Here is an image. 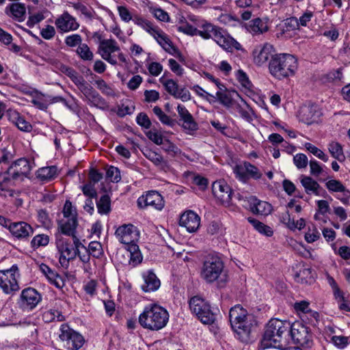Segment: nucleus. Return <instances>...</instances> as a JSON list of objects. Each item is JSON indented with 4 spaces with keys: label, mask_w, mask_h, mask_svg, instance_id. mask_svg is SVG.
<instances>
[{
    "label": "nucleus",
    "mask_w": 350,
    "mask_h": 350,
    "mask_svg": "<svg viewBox=\"0 0 350 350\" xmlns=\"http://www.w3.org/2000/svg\"><path fill=\"white\" fill-rule=\"evenodd\" d=\"M177 112L180 117L179 120L183 122L182 127L185 130H187L189 131H195L198 130V126L197 122L195 121L193 116L184 105L179 104L177 106Z\"/></svg>",
    "instance_id": "nucleus-25"
},
{
    "label": "nucleus",
    "mask_w": 350,
    "mask_h": 350,
    "mask_svg": "<svg viewBox=\"0 0 350 350\" xmlns=\"http://www.w3.org/2000/svg\"><path fill=\"white\" fill-rule=\"evenodd\" d=\"M301 113L302 121L307 124H311L317 122L320 116V112L314 107H309L303 109Z\"/></svg>",
    "instance_id": "nucleus-35"
},
{
    "label": "nucleus",
    "mask_w": 350,
    "mask_h": 350,
    "mask_svg": "<svg viewBox=\"0 0 350 350\" xmlns=\"http://www.w3.org/2000/svg\"><path fill=\"white\" fill-rule=\"evenodd\" d=\"M64 219L58 221V231L70 236L76 234L78 226L77 213L70 200H66L62 210Z\"/></svg>",
    "instance_id": "nucleus-8"
},
{
    "label": "nucleus",
    "mask_w": 350,
    "mask_h": 350,
    "mask_svg": "<svg viewBox=\"0 0 350 350\" xmlns=\"http://www.w3.org/2000/svg\"><path fill=\"white\" fill-rule=\"evenodd\" d=\"M59 332V338L66 350H79L84 345V337L70 328L68 324H62Z\"/></svg>",
    "instance_id": "nucleus-9"
},
{
    "label": "nucleus",
    "mask_w": 350,
    "mask_h": 350,
    "mask_svg": "<svg viewBox=\"0 0 350 350\" xmlns=\"http://www.w3.org/2000/svg\"><path fill=\"white\" fill-rule=\"evenodd\" d=\"M98 52L101 57L111 65H116L118 62L112 54L118 53V57L122 62H126V57L121 52L118 42L114 39H107L103 46H98Z\"/></svg>",
    "instance_id": "nucleus-13"
},
{
    "label": "nucleus",
    "mask_w": 350,
    "mask_h": 350,
    "mask_svg": "<svg viewBox=\"0 0 350 350\" xmlns=\"http://www.w3.org/2000/svg\"><path fill=\"white\" fill-rule=\"evenodd\" d=\"M280 220L289 229L293 230H295L294 219L291 218L290 214L288 211L282 213L280 217Z\"/></svg>",
    "instance_id": "nucleus-63"
},
{
    "label": "nucleus",
    "mask_w": 350,
    "mask_h": 350,
    "mask_svg": "<svg viewBox=\"0 0 350 350\" xmlns=\"http://www.w3.org/2000/svg\"><path fill=\"white\" fill-rule=\"evenodd\" d=\"M179 224L189 232L196 231L200 224V217L193 211H188L181 215Z\"/></svg>",
    "instance_id": "nucleus-24"
},
{
    "label": "nucleus",
    "mask_w": 350,
    "mask_h": 350,
    "mask_svg": "<svg viewBox=\"0 0 350 350\" xmlns=\"http://www.w3.org/2000/svg\"><path fill=\"white\" fill-rule=\"evenodd\" d=\"M161 146L162 149L171 157H174L180 155L182 152L180 148L168 139H164Z\"/></svg>",
    "instance_id": "nucleus-44"
},
{
    "label": "nucleus",
    "mask_w": 350,
    "mask_h": 350,
    "mask_svg": "<svg viewBox=\"0 0 350 350\" xmlns=\"http://www.w3.org/2000/svg\"><path fill=\"white\" fill-rule=\"evenodd\" d=\"M144 155L157 166L164 167L167 165V163L164 161L163 157L156 152L147 150L146 152L144 153Z\"/></svg>",
    "instance_id": "nucleus-42"
},
{
    "label": "nucleus",
    "mask_w": 350,
    "mask_h": 350,
    "mask_svg": "<svg viewBox=\"0 0 350 350\" xmlns=\"http://www.w3.org/2000/svg\"><path fill=\"white\" fill-rule=\"evenodd\" d=\"M158 44L168 53L175 55L179 53L178 50L173 45L169 37L161 29L157 27L151 34Z\"/></svg>",
    "instance_id": "nucleus-26"
},
{
    "label": "nucleus",
    "mask_w": 350,
    "mask_h": 350,
    "mask_svg": "<svg viewBox=\"0 0 350 350\" xmlns=\"http://www.w3.org/2000/svg\"><path fill=\"white\" fill-rule=\"evenodd\" d=\"M31 103L41 110H46L49 105V100L44 94L36 93L31 100Z\"/></svg>",
    "instance_id": "nucleus-48"
},
{
    "label": "nucleus",
    "mask_w": 350,
    "mask_h": 350,
    "mask_svg": "<svg viewBox=\"0 0 350 350\" xmlns=\"http://www.w3.org/2000/svg\"><path fill=\"white\" fill-rule=\"evenodd\" d=\"M328 149L333 157L340 160L344 157L342 146L336 142H332L328 145Z\"/></svg>",
    "instance_id": "nucleus-50"
},
{
    "label": "nucleus",
    "mask_w": 350,
    "mask_h": 350,
    "mask_svg": "<svg viewBox=\"0 0 350 350\" xmlns=\"http://www.w3.org/2000/svg\"><path fill=\"white\" fill-rule=\"evenodd\" d=\"M224 262L216 254H208L205 257L200 270L201 278L207 283L217 280L224 269Z\"/></svg>",
    "instance_id": "nucleus-7"
},
{
    "label": "nucleus",
    "mask_w": 350,
    "mask_h": 350,
    "mask_svg": "<svg viewBox=\"0 0 350 350\" xmlns=\"http://www.w3.org/2000/svg\"><path fill=\"white\" fill-rule=\"evenodd\" d=\"M38 220L46 228H49L51 225V219L46 210L40 209L38 211Z\"/></svg>",
    "instance_id": "nucleus-56"
},
{
    "label": "nucleus",
    "mask_w": 350,
    "mask_h": 350,
    "mask_svg": "<svg viewBox=\"0 0 350 350\" xmlns=\"http://www.w3.org/2000/svg\"><path fill=\"white\" fill-rule=\"evenodd\" d=\"M246 29L254 35L261 34L268 30V27L260 18L252 20L246 25Z\"/></svg>",
    "instance_id": "nucleus-34"
},
{
    "label": "nucleus",
    "mask_w": 350,
    "mask_h": 350,
    "mask_svg": "<svg viewBox=\"0 0 350 350\" xmlns=\"http://www.w3.org/2000/svg\"><path fill=\"white\" fill-rule=\"evenodd\" d=\"M82 37L78 33L68 35L64 38V43L68 47L74 48L82 44Z\"/></svg>",
    "instance_id": "nucleus-49"
},
{
    "label": "nucleus",
    "mask_w": 350,
    "mask_h": 350,
    "mask_svg": "<svg viewBox=\"0 0 350 350\" xmlns=\"http://www.w3.org/2000/svg\"><path fill=\"white\" fill-rule=\"evenodd\" d=\"M118 14L120 15V18L123 21L128 23L131 20L133 21V17H132L131 13L129 12V10L125 6H123V5L118 6Z\"/></svg>",
    "instance_id": "nucleus-62"
},
{
    "label": "nucleus",
    "mask_w": 350,
    "mask_h": 350,
    "mask_svg": "<svg viewBox=\"0 0 350 350\" xmlns=\"http://www.w3.org/2000/svg\"><path fill=\"white\" fill-rule=\"evenodd\" d=\"M159 81L163 84L165 90L174 97L178 89L177 83L173 79H164L163 77L160 78Z\"/></svg>",
    "instance_id": "nucleus-46"
},
{
    "label": "nucleus",
    "mask_w": 350,
    "mask_h": 350,
    "mask_svg": "<svg viewBox=\"0 0 350 350\" xmlns=\"http://www.w3.org/2000/svg\"><path fill=\"white\" fill-rule=\"evenodd\" d=\"M189 308L192 312L204 324H212L215 320V314L211 310L207 301L199 296H194L189 300Z\"/></svg>",
    "instance_id": "nucleus-10"
},
{
    "label": "nucleus",
    "mask_w": 350,
    "mask_h": 350,
    "mask_svg": "<svg viewBox=\"0 0 350 350\" xmlns=\"http://www.w3.org/2000/svg\"><path fill=\"white\" fill-rule=\"evenodd\" d=\"M325 186L330 192H340L347 198L350 196L349 190L347 189L342 183L338 180H329L325 183Z\"/></svg>",
    "instance_id": "nucleus-36"
},
{
    "label": "nucleus",
    "mask_w": 350,
    "mask_h": 350,
    "mask_svg": "<svg viewBox=\"0 0 350 350\" xmlns=\"http://www.w3.org/2000/svg\"><path fill=\"white\" fill-rule=\"evenodd\" d=\"M33 163L25 158H21L14 161L2 174H0V191H7L16 180H23L34 167Z\"/></svg>",
    "instance_id": "nucleus-5"
},
{
    "label": "nucleus",
    "mask_w": 350,
    "mask_h": 350,
    "mask_svg": "<svg viewBox=\"0 0 350 350\" xmlns=\"http://www.w3.org/2000/svg\"><path fill=\"white\" fill-rule=\"evenodd\" d=\"M137 123L145 129H149L151 122L148 116L144 113H139L136 118Z\"/></svg>",
    "instance_id": "nucleus-61"
},
{
    "label": "nucleus",
    "mask_w": 350,
    "mask_h": 350,
    "mask_svg": "<svg viewBox=\"0 0 350 350\" xmlns=\"http://www.w3.org/2000/svg\"><path fill=\"white\" fill-rule=\"evenodd\" d=\"M5 12L8 16L18 22H23L26 18V7L22 3H13L8 5Z\"/></svg>",
    "instance_id": "nucleus-27"
},
{
    "label": "nucleus",
    "mask_w": 350,
    "mask_h": 350,
    "mask_svg": "<svg viewBox=\"0 0 350 350\" xmlns=\"http://www.w3.org/2000/svg\"><path fill=\"white\" fill-rule=\"evenodd\" d=\"M169 313L163 307L151 304L146 306L139 316V323L145 329L158 331L166 326Z\"/></svg>",
    "instance_id": "nucleus-2"
},
{
    "label": "nucleus",
    "mask_w": 350,
    "mask_h": 350,
    "mask_svg": "<svg viewBox=\"0 0 350 350\" xmlns=\"http://www.w3.org/2000/svg\"><path fill=\"white\" fill-rule=\"evenodd\" d=\"M293 163L298 169H303L307 167L308 159L306 154L299 153L294 156Z\"/></svg>",
    "instance_id": "nucleus-54"
},
{
    "label": "nucleus",
    "mask_w": 350,
    "mask_h": 350,
    "mask_svg": "<svg viewBox=\"0 0 350 350\" xmlns=\"http://www.w3.org/2000/svg\"><path fill=\"white\" fill-rule=\"evenodd\" d=\"M212 191L215 198L225 206L232 203L233 192L230 187L224 180H219L213 183Z\"/></svg>",
    "instance_id": "nucleus-18"
},
{
    "label": "nucleus",
    "mask_w": 350,
    "mask_h": 350,
    "mask_svg": "<svg viewBox=\"0 0 350 350\" xmlns=\"http://www.w3.org/2000/svg\"><path fill=\"white\" fill-rule=\"evenodd\" d=\"M55 25L59 31L62 33L76 31L80 26L77 19L67 11L64 12L55 19Z\"/></svg>",
    "instance_id": "nucleus-22"
},
{
    "label": "nucleus",
    "mask_w": 350,
    "mask_h": 350,
    "mask_svg": "<svg viewBox=\"0 0 350 350\" xmlns=\"http://www.w3.org/2000/svg\"><path fill=\"white\" fill-rule=\"evenodd\" d=\"M331 340L339 349H344L349 343V338L344 336H334Z\"/></svg>",
    "instance_id": "nucleus-57"
},
{
    "label": "nucleus",
    "mask_w": 350,
    "mask_h": 350,
    "mask_svg": "<svg viewBox=\"0 0 350 350\" xmlns=\"http://www.w3.org/2000/svg\"><path fill=\"white\" fill-rule=\"evenodd\" d=\"M40 269L47 278L49 281L57 288H61L64 286V282L62 278L49 266L45 264H42L40 266Z\"/></svg>",
    "instance_id": "nucleus-30"
},
{
    "label": "nucleus",
    "mask_w": 350,
    "mask_h": 350,
    "mask_svg": "<svg viewBox=\"0 0 350 350\" xmlns=\"http://www.w3.org/2000/svg\"><path fill=\"white\" fill-rule=\"evenodd\" d=\"M75 85L81 94L80 97L89 105L94 106L104 105V99L83 77Z\"/></svg>",
    "instance_id": "nucleus-14"
},
{
    "label": "nucleus",
    "mask_w": 350,
    "mask_h": 350,
    "mask_svg": "<svg viewBox=\"0 0 350 350\" xmlns=\"http://www.w3.org/2000/svg\"><path fill=\"white\" fill-rule=\"evenodd\" d=\"M42 295L33 288H27L22 291L18 304L23 310L30 311L41 301Z\"/></svg>",
    "instance_id": "nucleus-17"
},
{
    "label": "nucleus",
    "mask_w": 350,
    "mask_h": 350,
    "mask_svg": "<svg viewBox=\"0 0 350 350\" xmlns=\"http://www.w3.org/2000/svg\"><path fill=\"white\" fill-rule=\"evenodd\" d=\"M107 178L111 182L118 183L121 180L120 172L118 167L110 166L106 172Z\"/></svg>",
    "instance_id": "nucleus-55"
},
{
    "label": "nucleus",
    "mask_w": 350,
    "mask_h": 350,
    "mask_svg": "<svg viewBox=\"0 0 350 350\" xmlns=\"http://www.w3.org/2000/svg\"><path fill=\"white\" fill-rule=\"evenodd\" d=\"M148 70L151 75L157 77L162 72L163 66L159 62H153L149 64Z\"/></svg>",
    "instance_id": "nucleus-64"
},
{
    "label": "nucleus",
    "mask_w": 350,
    "mask_h": 350,
    "mask_svg": "<svg viewBox=\"0 0 350 350\" xmlns=\"http://www.w3.org/2000/svg\"><path fill=\"white\" fill-rule=\"evenodd\" d=\"M229 320L237 338L243 342H248L257 326L255 317L237 304L230 310Z\"/></svg>",
    "instance_id": "nucleus-1"
},
{
    "label": "nucleus",
    "mask_w": 350,
    "mask_h": 350,
    "mask_svg": "<svg viewBox=\"0 0 350 350\" xmlns=\"http://www.w3.org/2000/svg\"><path fill=\"white\" fill-rule=\"evenodd\" d=\"M146 136L150 140L156 144L157 145H161L164 139L162 135L156 131L150 130L146 133Z\"/></svg>",
    "instance_id": "nucleus-59"
},
{
    "label": "nucleus",
    "mask_w": 350,
    "mask_h": 350,
    "mask_svg": "<svg viewBox=\"0 0 350 350\" xmlns=\"http://www.w3.org/2000/svg\"><path fill=\"white\" fill-rule=\"evenodd\" d=\"M95 84L98 90L103 94L106 95H111L113 94L112 89L107 85V83L102 79H99L95 81Z\"/></svg>",
    "instance_id": "nucleus-60"
},
{
    "label": "nucleus",
    "mask_w": 350,
    "mask_h": 350,
    "mask_svg": "<svg viewBox=\"0 0 350 350\" xmlns=\"http://www.w3.org/2000/svg\"><path fill=\"white\" fill-rule=\"evenodd\" d=\"M42 319L46 323H51L54 321H63L64 317L61 312L55 309H50L42 314Z\"/></svg>",
    "instance_id": "nucleus-40"
},
{
    "label": "nucleus",
    "mask_w": 350,
    "mask_h": 350,
    "mask_svg": "<svg viewBox=\"0 0 350 350\" xmlns=\"http://www.w3.org/2000/svg\"><path fill=\"white\" fill-rule=\"evenodd\" d=\"M289 329V322L278 319H271L266 325L262 345L266 348H280L282 335L288 332Z\"/></svg>",
    "instance_id": "nucleus-6"
},
{
    "label": "nucleus",
    "mask_w": 350,
    "mask_h": 350,
    "mask_svg": "<svg viewBox=\"0 0 350 350\" xmlns=\"http://www.w3.org/2000/svg\"><path fill=\"white\" fill-rule=\"evenodd\" d=\"M76 53L84 61H92L94 58L93 53L85 43H82L77 47Z\"/></svg>",
    "instance_id": "nucleus-43"
},
{
    "label": "nucleus",
    "mask_w": 350,
    "mask_h": 350,
    "mask_svg": "<svg viewBox=\"0 0 350 350\" xmlns=\"http://www.w3.org/2000/svg\"><path fill=\"white\" fill-rule=\"evenodd\" d=\"M305 148L313 154L314 156L321 159L322 161L327 162L328 161V156L326 155L321 150L314 146L310 143H306Z\"/></svg>",
    "instance_id": "nucleus-51"
},
{
    "label": "nucleus",
    "mask_w": 350,
    "mask_h": 350,
    "mask_svg": "<svg viewBox=\"0 0 350 350\" xmlns=\"http://www.w3.org/2000/svg\"><path fill=\"white\" fill-rule=\"evenodd\" d=\"M69 237L72 238L73 243L77 249V256H78L81 261L84 264L88 263L90 262L91 255L88 250L81 243L76 234L70 235Z\"/></svg>",
    "instance_id": "nucleus-33"
},
{
    "label": "nucleus",
    "mask_w": 350,
    "mask_h": 350,
    "mask_svg": "<svg viewBox=\"0 0 350 350\" xmlns=\"http://www.w3.org/2000/svg\"><path fill=\"white\" fill-rule=\"evenodd\" d=\"M297 59L288 53L275 54L269 62V71L276 79L283 80L293 76L297 69Z\"/></svg>",
    "instance_id": "nucleus-3"
},
{
    "label": "nucleus",
    "mask_w": 350,
    "mask_h": 350,
    "mask_svg": "<svg viewBox=\"0 0 350 350\" xmlns=\"http://www.w3.org/2000/svg\"><path fill=\"white\" fill-rule=\"evenodd\" d=\"M8 228L11 234L18 239H27L33 233V228L25 221L10 224Z\"/></svg>",
    "instance_id": "nucleus-23"
},
{
    "label": "nucleus",
    "mask_w": 350,
    "mask_h": 350,
    "mask_svg": "<svg viewBox=\"0 0 350 350\" xmlns=\"http://www.w3.org/2000/svg\"><path fill=\"white\" fill-rule=\"evenodd\" d=\"M133 21L134 22L135 24L145 29L150 35L152 33L153 31H154L155 29L157 27L153 25V24L151 23L150 21L137 16L133 17Z\"/></svg>",
    "instance_id": "nucleus-45"
},
{
    "label": "nucleus",
    "mask_w": 350,
    "mask_h": 350,
    "mask_svg": "<svg viewBox=\"0 0 350 350\" xmlns=\"http://www.w3.org/2000/svg\"><path fill=\"white\" fill-rule=\"evenodd\" d=\"M98 213L107 215L111 211V199L107 194L103 195L96 202Z\"/></svg>",
    "instance_id": "nucleus-37"
},
{
    "label": "nucleus",
    "mask_w": 350,
    "mask_h": 350,
    "mask_svg": "<svg viewBox=\"0 0 350 350\" xmlns=\"http://www.w3.org/2000/svg\"><path fill=\"white\" fill-rule=\"evenodd\" d=\"M20 276L16 265H13L10 269L0 270V288L6 294L17 291L19 289L18 278Z\"/></svg>",
    "instance_id": "nucleus-11"
},
{
    "label": "nucleus",
    "mask_w": 350,
    "mask_h": 350,
    "mask_svg": "<svg viewBox=\"0 0 350 350\" xmlns=\"http://www.w3.org/2000/svg\"><path fill=\"white\" fill-rule=\"evenodd\" d=\"M250 209L256 215H267L271 213L272 206L271 204L258 200L255 197H250L249 200Z\"/></svg>",
    "instance_id": "nucleus-28"
},
{
    "label": "nucleus",
    "mask_w": 350,
    "mask_h": 350,
    "mask_svg": "<svg viewBox=\"0 0 350 350\" xmlns=\"http://www.w3.org/2000/svg\"><path fill=\"white\" fill-rule=\"evenodd\" d=\"M217 101L226 107H230L232 105V98L230 92L223 84V88L217 92Z\"/></svg>",
    "instance_id": "nucleus-38"
},
{
    "label": "nucleus",
    "mask_w": 350,
    "mask_h": 350,
    "mask_svg": "<svg viewBox=\"0 0 350 350\" xmlns=\"http://www.w3.org/2000/svg\"><path fill=\"white\" fill-rule=\"evenodd\" d=\"M301 183L306 193L308 195L320 196V190L322 189L320 185L310 176H301Z\"/></svg>",
    "instance_id": "nucleus-31"
},
{
    "label": "nucleus",
    "mask_w": 350,
    "mask_h": 350,
    "mask_svg": "<svg viewBox=\"0 0 350 350\" xmlns=\"http://www.w3.org/2000/svg\"><path fill=\"white\" fill-rule=\"evenodd\" d=\"M294 308L297 312H301L304 313H312V316L315 319H317L319 317V314L317 312H312V310H310V309L309 308V303L306 301L296 302L294 305Z\"/></svg>",
    "instance_id": "nucleus-53"
},
{
    "label": "nucleus",
    "mask_w": 350,
    "mask_h": 350,
    "mask_svg": "<svg viewBox=\"0 0 350 350\" xmlns=\"http://www.w3.org/2000/svg\"><path fill=\"white\" fill-rule=\"evenodd\" d=\"M233 172L236 178L243 183H246L250 178L258 180L262 177L258 168L247 161L235 165Z\"/></svg>",
    "instance_id": "nucleus-16"
},
{
    "label": "nucleus",
    "mask_w": 350,
    "mask_h": 350,
    "mask_svg": "<svg viewBox=\"0 0 350 350\" xmlns=\"http://www.w3.org/2000/svg\"><path fill=\"white\" fill-rule=\"evenodd\" d=\"M57 168L55 165L41 167L36 172V177L42 182L46 183L56 178Z\"/></svg>",
    "instance_id": "nucleus-32"
},
{
    "label": "nucleus",
    "mask_w": 350,
    "mask_h": 350,
    "mask_svg": "<svg viewBox=\"0 0 350 350\" xmlns=\"http://www.w3.org/2000/svg\"><path fill=\"white\" fill-rule=\"evenodd\" d=\"M56 245L60 254L59 263L64 267H68L69 261L74 260L77 256V249L74 243H71L68 239L62 235H56Z\"/></svg>",
    "instance_id": "nucleus-12"
},
{
    "label": "nucleus",
    "mask_w": 350,
    "mask_h": 350,
    "mask_svg": "<svg viewBox=\"0 0 350 350\" xmlns=\"http://www.w3.org/2000/svg\"><path fill=\"white\" fill-rule=\"evenodd\" d=\"M154 113L157 117L159 118V120L161 121V122L165 125L169 126H174L175 124V121L172 120L169 116H167L161 107L158 106H155L152 109Z\"/></svg>",
    "instance_id": "nucleus-41"
},
{
    "label": "nucleus",
    "mask_w": 350,
    "mask_h": 350,
    "mask_svg": "<svg viewBox=\"0 0 350 350\" xmlns=\"http://www.w3.org/2000/svg\"><path fill=\"white\" fill-rule=\"evenodd\" d=\"M56 33L55 27L48 25L40 30L41 36L45 40H51Z\"/></svg>",
    "instance_id": "nucleus-58"
},
{
    "label": "nucleus",
    "mask_w": 350,
    "mask_h": 350,
    "mask_svg": "<svg viewBox=\"0 0 350 350\" xmlns=\"http://www.w3.org/2000/svg\"><path fill=\"white\" fill-rule=\"evenodd\" d=\"M49 237L44 234L36 235L31 241V246L33 249H37L41 246H46L49 244Z\"/></svg>",
    "instance_id": "nucleus-47"
},
{
    "label": "nucleus",
    "mask_w": 350,
    "mask_h": 350,
    "mask_svg": "<svg viewBox=\"0 0 350 350\" xmlns=\"http://www.w3.org/2000/svg\"><path fill=\"white\" fill-rule=\"evenodd\" d=\"M273 45L269 43L256 46L252 51L253 62L258 66L265 64L275 55Z\"/></svg>",
    "instance_id": "nucleus-20"
},
{
    "label": "nucleus",
    "mask_w": 350,
    "mask_h": 350,
    "mask_svg": "<svg viewBox=\"0 0 350 350\" xmlns=\"http://www.w3.org/2000/svg\"><path fill=\"white\" fill-rule=\"evenodd\" d=\"M115 234L118 241L123 244H131L134 249L136 245L134 242L137 240L139 234L136 228L132 224H124L120 226L116 231Z\"/></svg>",
    "instance_id": "nucleus-21"
},
{
    "label": "nucleus",
    "mask_w": 350,
    "mask_h": 350,
    "mask_svg": "<svg viewBox=\"0 0 350 350\" xmlns=\"http://www.w3.org/2000/svg\"><path fill=\"white\" fill-rule=\"evenodd\" d=\"M294 342L302 347H310L312 345V335L308 327L299 322L290 324L289 331Z\"/></svg>",
    "instance_id": "nucleus-15"
},
{
    "label": "nucleus",
    "mask_w": 350,
    "mask_h": 350,
    "mask_svg": "<svg viewBox=\"0 0 350 350\" xmlns=\"http://www.w3.org/2000/svg\"><path fill=\"white\" fill-rule=\"evenodd\" d=\"M247 220L253 226V227L260 233L265 234L267 237L272 236L273 230L269 226L264 224L263 223L260 222V221L254 218L248 217Z\"/></svg>",
    "instance_id": "nucleus-39"
},
{
    "label": "nucleus",
    "mask_w": 350,
    "mask_h": 350,
    "mask_svg": "<svg viewBox=\"0 0 350 350\" xmlns=\"http://www.w3.org/2000/svg\"><path fill=\"white\" fill-rule=\"evenodd\" d=\"M199 36L204 39L213 38L226 51L242 49L240 43L226 33L223 29L211 23H206L202 25L201 29H199Z\"/></svg>",
    "instance_id": "nucleus-4"
},
{
    "label": "nucleus",
    "mask_w": 350,
    "mask_h": 350,
    "mask_svg": "<svg viewBox=\"0 0 350 350\" xmlns=\"http://www.w3.org/2000/svg\"><path fill=\"white\" fill-rule=\"evenodd\" d=\"M88 250L90 254L95 258H99L103 252L102 245L98 241L90 242Z\"/></svg>",
    "instance_id": "nucleus-52"
},
{
    "label": "nucleus",
    "mask_w": 350,
    "mask_h": 350,
    "mask_svg": "<svg viewBox=\"0 0 350 350\" xmlns=\"http://www.w3.org/2000/svg\"><path fill=\"white\" fill-rule=\"evenodd\" d=\"M144 284L142 289L144 292H152L157 290L160 286V280L152 271H148L143 273Z\"/></svg>",
    "instance_id": "nucleus-29"
},
{
    "label": "nucleus",
    "mask_w": 350,
    "mask_h": 350,
    "mask_svg": "<svg viewBox=\"0 0 350 350\" xmlns=\"http://www.w3.org/2000/svg\"><path fill=\"white\" fill-rule=\"evenodd\" d=\"M137 205L140 208L150 206L155 210L161 211L165 206V201L159 192L150 191L138 198Z\"/></svg>",
    "instance_id": "nucleus-19"
}]
</instances>
